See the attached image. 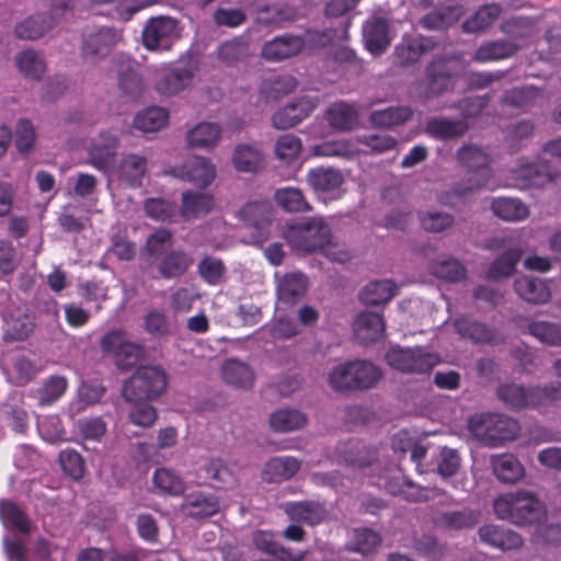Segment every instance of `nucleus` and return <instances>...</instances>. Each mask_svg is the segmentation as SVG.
Instances as JSON below:
<instances>
[{
	"mask_svg": "<svg viewBox=\"0 0 561 561\" xmlns=\"http://www.w3.org/2000/svg\"><path fill=\"white\" fill-rule=\"evenodd\" d=\"M222 138V128L217 122L202 121L190 127L185 134L188 149L211 151Z\"/></svg>",
	"mask_w": 561,
	"mask_h": 561,
	"instance_id": "nucleus-16",
	"label": "nucleus"
},
{
	"mask_svg": "<svg viewBox=\"0 0 561 561\" xmlns=\"http://www.w3.org/2000/svg\"><path fill=\"white\" fill-rule=\"evenodd\" d=\"M169 122V113L163 107L151 106L136 114L133 127L142 134L157 133Z\"/></svg>",
	"mask_w": 561,
	"mask_h": 561,
	"instance_id": "nucleus-40",
	"label": "nucleus"
},
{
	"mask_svg": "<svg viewBox=\"0 0 561 561\" xmlns=\"http://www.w3.org/2000/svg\"><path fill=\"white\" fill-rule=\"evenodd\" d=\"M308 288V279L300 272H291L283 275L277 282V297L284 304H295L301 298Z\"/></svg>",
	"mask_w": 561,
	"mask_h": 561,
	"instance_id": "nucleus-35",
	"label": "nucleus"
},
{
	"mask_svg": "<svg viewBox=\"0 0 561 561\" xmlns=\"http://www.w3.org/2000/svg\"><path fill=\"white\" fill-rule=\"evenodd\" d=\"M15 65L20 73L28 80H39L46 70L43 57L31 49L18 54Z\"/></svg>",
	"mask_w": 561,
	"mask_h": 561,
	"instance_id": "nucleus-54",
	"label": "nucleus"
},
{
	"mask_svg": "<svg viewBox=\"0 0 561 561\" xmlns=\"http://www.w3.org/2000/svg\"><path fill=\"white\" fill-rule=\"evenodd\" d=\"M467 426L476 439L490 447L515 439L520 430L516 420L497 413H476Z\"/></svg>",
	"mask_w": 561,
	"mask_h": 561,
	"instance_id": "nucleus-5",
	"label": "nucleus"
},
{
	"mask_svg": "<svg viewBox=\"0 0 561 561\" xmlns=\"http://www.w3.org/2000/svg\"><path fill=\"white\" fill-rule=\"evenodd\" d=\"M118 83L123 92L131 98L141 93L144 82L135 62L127 60L119 66Z\"/></svg>",
	"mask_w": 561,
	"mask_h": 561,
	"instance_id": "nucleus-57",
	"label": "nucleus"
},
{
	"mask_svg": "<svg viewBox=\"0 0 561 561\" xmlns=\"http://www.w3.org/2000/svg\"><path fill=\"white\" fill-rule=\"evenodd\" d=\"M307 183L314 192L335 195L341 192L344 175L333 168H314L309 170Z\"/></svg>",
	"mask_w": 561,
	"mask_h": 561,
	"instance_id": "nucleus-23",
	"label": "nucleus"
},
{
	"mask_svg": "<svg viewBox=\"0 0 561 561\" xmlns=\"http://www.w3.org/2000/svg\"><path fill=\"white\" fill-rule=\"evenodd\" d=\"M182 508L192 517L204 518L215 515L219 511V503L210 494L192 492L184 497Z\"/></svg>",
	"mask_w": 561,
	"mask_h": 561,
	"instance_id": "nucleus-38",
	"label": "nucleus"
},
{
	"mask_svg": "<svg viewBox=\"0 0 561 561\" xmlns=\"http://www.w3.org/2000/svg\"><path fill=\"white\" fill-rule=\"evenodd\" d=\"M214 208L211 195L202 192L186 191L182 194L180 215L184 220H194L207 215Z\"/></svg>",
	"mask_w": 561,
	"mask_h": 561,
	"instance_id": "nucleus-31",
	"label": "nucleus"
},
{
	"mask_svg": "<svg viewBox=\"0 0 561 561\" xmlns=\"http://www.w3.org/2000/svg\"><path fill=\"white\" fill-rule=\"evenodd\" d=\"M7 332L16 340H22L33 331V319L23 310L12 309L4 313Z\"/></svg>",
	"mask_w": 561,
	"mask_h": 561,
	"instance_id": "nucleus-59",
	"label": "nucleus"
},
{
	"mask_svg": "<svg viewBox=\"0 0 561 561\" xmlns=\"http://www.w3.org/2000/svg\"><path fill=\"white\" fill-rule=\"evenodd\" d=\"M499 399L510 409L528 407L541 408L554 400H561V383L554 387L525 389L515 383L503 385L497 389Z\"/></svg>",
	"mask_w": 561,
	"mask_h": 561,
	"instance_id": "nucleus-8",
	"label": "nucleus"
},
{
	"mask_svg": "<svg viewBox=\"0 0 561 561\" xmlns=\"http://www.w3.org/2000/svg\"><path fill=\"white\" fill-rule=\"evenodd\" d=\"M491 467L494 476L504 483H516L525 476L524 466L511 454L492 456Z\"/></svg>",
	"mask_w": 561,
	"mask_h": 561,
	"instance_id": "nucleus-37",
	"label": "nucleus"
},
{
	"mask_svg": "<svg viewBox=\"0 0 561 561\" xmlns=\"http://www.w3.org/2000/svg\"><path fill=\"white\" fill-rule=\"evenodd\" d=\"M192 264L193 259L188 253L184 250H173L161 259L158 271L163 278H178L182 276Z\"/></svg>",
	"mask_w": 561,
	"mask_h": 561,
	"instance_id": "nucleus-41",
	"label": "nucleus"
},
{
	"mask_svg": "<svg viewBox=\"0 0 561 561\" xmlns=\"http://www.w3.org/2000/svg\"><path fill=\"white\" fill-rule=\"evenodd\" d=\"M232 165L241 173L255 174L264 168V154L260 148L252 145L239 144L232 152Z\"/></svg>",
	"mask_w": 561,
	"mask_h": 561,
	"instance_id": "nucleus-26",
	"label": "nucleus"
},
{
	"mask_svg": "<svg viewBox=\"0 0 561 561\" xmlns=\"http://www.w3.org/2000/svg\"><path fill=\"white\" fill-rule=\"evenodd\" d=\"M283 508L291 520L308 525L320 524L329 514L324 504L317 501L287 502Z\"/></svg>",
	"mask_w": 561,
	"mask_h": 561,
	"instance_id": "nucleus-22",
	"label": "nucleus"
},
{
	"mask_svg": "<svg viewBox=\"0 0 561 561\" xmlns=\"http://www.w3.org/2000/svg\"><path fill=\"white\" fill-rule=\"evenodd\" d=\"M152 483L161 494L178 496L184 492L185 485L181 477L169 468H159L153 472Z\"/></svg>",
	"mask_w": 561,
	"mask_h": 561,
	"instance_id": "nucleus-56",
	"label": "nucleus"
},
{
	"mask_svg": "<svg viewBox=\"0 0 561 561\" xmlns=\"http://www.w3.org/2000/svg\"><path fill=\"white\" fill-rule=\"evenodd\" d=\"M302 45V37H274L263 46L262 55L270 61H279L298 54Z\"/></svg>",
	"mask_w": 561,
	"mask_h": 561,
	"instance_id": "nucleus-39",
	"label": "nucleus"
},
{
	"mask_svg": "<svg viewBox=\"0 0 561 561\" xmlns=\"http://www.w3.org/2000/svg\"><path fill=\"white\" fill-rule=\"evenodd\" d=\"M397 290V285L390 279L375 280L364 287L360 298L366 305L377 306L390 301Z\"/></svg>",
	"mask_w": 561,
	"mask_h": 561,
	"instance_id": "nucleus-49",
	"label": "nucleus"
},
{
	"mask_svg": "<svg viewBox=\"0 0 561 561\" xmlns=\"http://www.w3.org/2000/svg\"><path fill=\"white\" fill-rule=\"evenodd\" d=\"M283 237L295 250L301 252L320 251L332 238L330 226L321 217H310L302 221L287 225Z\"/></svg>",
	"mask_w": 561,
	"mask_h": 561,
	"instance_id": "nucleus-6",
	"label": "nucleus"
},
{
	"mask_svg": "<svg viewBox=\"0 0 561 561\" xmlns=\"http://www.w3.org/2000/svg\"><path fill=\"white\" fill-rule=\"evenodd\" d=\"M297 81L291 76H271L264 79L260 85V93L266 102H276L293 92Z\"/></svg>",
	"mask_w": 561,
	"mask_h": 561,
	"instance_id": "nucleus-45",
	"label": "nucleus"
},
{
	"mask_svg": "<svg viewBox=\"0 0 561 561\" xmlns=\"http://www.w3.org/2000/svg\"><path fill=\"white\" fill-rule=\"evenodd\" d=\"M197 70V64L193 60L178 65L158 81L156 89L163 96L175 95L192 84Z\"/></svg>",
	"mask_w": 561,
	"mask_h": 561,
	"instance_id": "nucleus-17",
	"label": "nucleus"
},
{
	"mask_svg": "<svg viewBox=\"0 0 561 561\" xmlns=\"http://www.w3.org/2000/svg\"><path fill=\"white\" fill-rule=\"evenodd\" d=\"M514 290L520 299L531 305H543L551 298L548 284L538 277H518L514 282Z\"/></svg>",
	"mask_w": 561,
	"mask_h": 561,
	"instance_id": "nucleus-24",
	"label": "nucleus"
},
{
	"mask_svg": "<svg viewBox=\"0 0 561 561\" xmlns=\"http://www.w3.org/2000/svg\"><path fill=\"white\" fill-rule=\"evenodd\" d=\"M354 334L362 344H368L383 336L386 323L382 314L371 311H363L357 314L353 323Z\"/></svg>",
	"mask_w": 561,
	"mask_h": 561,
	"instance_id": "nucleus-21",
	"label": "nucleus"
},
{
	"mask_svg": "<svg viewBox=\"0 0 561 561\" xmlns=\"http://www.w3.org/2000/svg\"><path fill=\"white\" fill-rule=\"evenodd\" d=\"M524 333H527L539 342L552 345H561V325L549 321L528 320L525 324H519Z\"/></svg>",
	"mask_w": 561,
	"mask_h": 561,
	"instance_id": "nucleus-42",
	"label": "nucleus"
},
{
	"mask_svg": "<svg viewBox=\"0 0 561 561\" xmlns=\"http://www.w3.org/2000/svg\"><path fill=\"white\" fill-rule=\"evenodd\" d=\"M359 146V153L379 154L393 149L397 145L396 138L387 135H365L354 139Z\"/></svg>",
	"mask_w": 561,
	"mask_h": 561,
	"instance_id": "nucleus-63",
	"label": "nucleus"
},
{
	"mask_svg": "<svg viewBox=\"0 0 561 561\" xmlns=\"http://www.w3.org/2000/svg\"><path fill=\"white\" fill-rule=\"evenodd\" d=\"M501 13V4H483L462 22L461 28L463 32L469 34L486 32L497 21Z\"/></svg>",
	"mask_w": 561,
	"mask_h": 561,
	"instance_id": "nucleus-29",
	"label": "nucleus"
},
{
	"mask_svg": "<svg viewBox=\"0 0 561 561\" xmlns=\"http://www.w3.org/2000/svg\"><path fill=\"white\" fill-rule=\"evenodd\" d=\"M457 157L470 172L477 175L470 178L468 183H459L450 192L440 195V203L450 207L458 206L462 199L488 185L490 179L491 158L483 149L473 145L463 146L458 150Z\"/></svg>",
	"mask_w": 561,
	"mask_h": 561,
	"instance_id": "nucleus-1",
	"label": "nucleus"
},
{
	"mask_svg": "<svg viewBox=\"0 0 561 561\" xmlns=\"http://www.w3.org/2000/svg\"><path fill=\"white\" fill-rule=\"evenodd\" d=\"M463 77L471 88H484L499 79L489 72H474L466 70L465 65L459 58H445L433 62L428 67V93L427 98L436 96L449 89L450 79L454 77Z\"/></svg>",
	"mask_w": 561,
	"mask_h": 561,
	"instance_id": "nucleus-3",
	"label": "nucleus"
},
{
	"mask_svg": "<svg viewBox=\"0 0 561 561\" xmlns=\"http://www.w3.org/2000/svg\"><path fill=\"white\" fill-rule=\"evenodd\" d=\"M380 369L368 360H350L341 363L328 373V385L335 392L351 393L368 390L381 379Z\"/></svg>",
	"mask_w": 561,
	"mask_h": 561,
	"instance_id": "nucleus-2",
	"label": "nucleus"
},
{
	"mask_svg": "<svg viewBox=\"0 0 561 561\" xmlns=\"http://www.w3.org/2000/svg\"><path fill=\"white\" fill-rule=\"evenodd\" d=\"M220 376L222 380L238 389H250L255 381L253 368L239 358H228L220 366Z\"/></svg>",
	"mask_w": 561,
	"mask_h": 561,
	"instance_id": "nucleus-20",
	"label": "nucleus"
},
{
	"mask_svg": "<svg viewBox=\"0 0 561 561\" xmlns=\"http://www.w3.org/2000/svg\"><path fill=\"white\" fill-rule=\"evenodd\" d=\"M491 210L494 216L507 222L525 221L530 216L529 206L517 197L493 198Z\"/></svg>",
	"mask_w": 561,
	"mask_h": 561,
	"instance_id": "nucleus-27",
	"label": "nucleus"
},
{
	"mask_svg": "<svg viewBox=\"0 0 561 561\" xmlns=\"http://www.w3.org/2000/svg\"><path fill=\"white\" fill-rule=\"evenodd\" d=\"M478 534L482 542L503 551L518 549L523 545V539L517 533L497 525H485Z\"/></svg>",
	"mask_w": 561,
	"mask_h": 561,
	"instance_id": "nucleus-25",
	"label": "nucleus"
},
{
	"mask_svg": "<svg viewBox=\"0 0 561 561\" xmlns=\"http://www.w3.org/2000/svg\"><path fill=\"white\" fill-rule=\"evenodd\" d=\"M119 138L112 131H101L90 140L87 163L104 174L114 170Z\"/></svg>",
	"mask_w": 561,
	"mask_h": 561,
	"instance_id": "nucleus-11",
	"label": "nucleus"
},
{
	"mask_svg": "<svg viewBox=\"0 0 561 561\" xmlns=\"http://www.w3.org/2000/svg\"><path fill=\"white\" fill-rule=\"evenodd\" d=\"M319 105L317 96H301L278 110L272 117L276 129H288L307 118Z\"/></svg>",
	"mask_w": 561,
	"mask_h": 561,
	"instance_id": "nucleus-15",
	"label": "nucleus"
},
{
	"mask_svg": "<svg viewBox=\"0 0 561 561\" xmlns=\"http://www.w3.org/2000/svg\"><path fill=\"white\" fill-rule=\"evenodd\" d=\"M197 272L204 282L216 286L224 282L227 270L220 259L207 255L198 262Z\"/></svg>",
	"mask_w": 561,
	"mask_h": 561,
	"instance_id": "nucleus-62",
	"label": "nucleus"
},
{
	"mask_svg": "<svg viewBox=\"0 0 561 561\" xmlns=\"http://www.w3.org/2000/svg\"><path fill=\"white\" fill-rule=\"evenodd\" d=\"M76 0H53L50 12L37 13L20 22L14 28V35H44L53 30L56 16L71 9Z\"/></svg>",
	"mask_w": 561,
	"mask_h": 561,
	"instance_id": "nucleus-14",
	"label": "nucleus"
},
{
	"mask_svg": "<svg viewBox=\"0 0 561 561\" xmlns=\"http://www.w3.org/2000/svg\"><path fill=\"white\" fill-rule=\"evenodd\" d=\"M300 469V461L294 457H274L270 459L262 471L266 482H282L294 477Z\"/></svg>",
	"mask_w": 561,
	"mask_h": 561,
	"instance_id": "nucleus-36",
	"label": "nucleus"
},
{
	"mask_svg": "<svg viewBox=\"0 0 561 561\" xmlns=\"http://www.w3.org/2000/svg\"><path fill=\"white\" fill-rule=\"evenodd\" d=\"M148 160L137 153H125L116 167L115 174L117 180L125 186L139 187L142 184L147 173Z\"/></svg>",
	"mask_w": 561,
	"mask_h": 561,
	"instance_id": "nucleus-18",
	"label": "nucleus"
},
{
	"mask_svg": "<svg viewBox=\"0 0 561 561\" xmlns=\"http://www.w3.org/2000/svg\"><path fill=\"white\" fill-rule=\"evenodd\" d=\"M558 172L545 164H536L522 159L517 165L510 170L504 187L525 190L541 187L556 181Z\"/></svg>",
	"mask_w": 561,
	"mask_h": 561,
	"instance_id": "nucleus-10",
	"label": "nucleus"
},
{
	"mask_svg": "<svg viewBox=\"0 0 561 561\" xmlns=\"http://www.w3.org/2000/svg\"><path fill=\"white\" fill-rule=\"evenodd\" d=\"M0 518L5 527H12L22 534L31 530L26 515L14 503L0 501Z\"/></svg>",
	"mask_w": 561,
	"mask_h": 561,
	"instance_id": "nucleus-61",
	"label": "nucleus"
},
{
	"mask_svg": "<svg viewBox=\"0 0 561 561\" xmlns=\"http://www.w3.org/2000/svg\"><path fill=\"white\" fill-rule=\"evenodd\" d=\"M495 515L516 525L538 522L545 514L541 501L530 491L518 490L497 496L493 502Z\"/></svg>",
	"mask_w": 561,
	"mask_h": 561,
	"instance_id": "nucleus-4",
	"label": "nucleus"
},
{
	"mask_svg": "<svg viewBox=\"0 0 561 561\" xmlns=\"http://www.w3.org/2000/svg\"><path fill=\"white\" fill-rule=\"evenodd\" d=\"M431 272L436 277L447 282L462 280L467 270L461 262L451 256H439L431 264Z\"/></svg>",
	"mask_w": 561,
	"mask_h": 561,
	"instance_id": "nucleus-55",
	"label": "nucleus"
},
{
	"mask_svg": "<svg viewBox=\"0 0 561 561\" xmlns=\"http://www.w3.org/2000/svg\"><path fill=\"white\" fill-rule=\"evenodd\" d=\"M325 118L331 127L339 130H350L357 124L358 115L352 104L336 102L328 107Z\"/></svg>",
	"mask_w": 561,
	"mask_h": 561,
	"instance_id": "nucleus-46",
	"label": "nucleus"
},
{
	"mask_svg": "<svg viewBox=\"0 0 561 561\" xmlns=\"http://www.w3.org/2000/svg\"><path fill=\"white\" fill-rule=\"evenodd\" d=\"M435 471L444 480L449 481L461 469V456L455 448L440 447L434 457Z\"/></svg>",
	"mask_w": 561,
	"mask_h": 561,
	"instance_id": "nucleus-48",
	"label": "nucleus"
},
{
	"mask_svg": "<svg viewBox=\"0 0 561 561\" xmlns=\"http://www.w3.org/2000/svg\"><path fill=\"white\" fill-rule=\"evenodd\" d=\"M240 216L250 226L259 230L257 236L253 237L251 242L262 243L267 239L266 226L272 218V206L268 202L255 201L248 203L240 209Z\"/></svg>",
	"mask_w": 561,
	"mask_h": 561,
	"instance_id": "nucleus-19",
	"label": "nucleus"
},
{
	"mask_svg": "<svg viewBox=\"0 0 561 561\" xmlns=\"http://www.w3.org/2000/svg\"><path fill=\"white\" fill-rule=\"evenodd\" d=\"M359 146L354 139L324 141L312 147L311 152L317 157L352 158L359 153Z\"/></svg>",
	"mask_w": 561,
	"mask_h": 561,
	"instance_id": "nucleus-51",
	"label": "nucleus"
},
{
	"mask_svg": "<svg viewBox=\"0 0 561 561\" xmlns=\"http://www.w3.org/2000/svg\"><path fill=\"white\" fill-rule=\"evenodd\" d=\"M385 488H387L390 493L400 495L409 502H426L443 494V491L436 486H422L410 480H403L402 483H396L389 480L385 483Z\"/></svg>",
	"mask_w": 561,
	"mask_h": 561,
	"instance_id": "nucleus-28",
	"label": "nucleus"
},
{
	"mask_svg": "<svg viewBox=\"0 0 561 561\" xmlns=\"http://www.w3.org/2000/svg\"><path fill=\"white\" fill-rule=\"evenodd\" d=\"M168 385L167 374L157 366L138 368L125 382L123 396L127 401H149L160 397Z\"/></svg>",
	"mask_w": 561,
	"mask_h": 561,
	"instance_id": "nucleus-7",
	"label": "nucleus"
},
{
	"mask_svg": "<svg viewBox=\"0 0 561 561\" xmlns=\"http://www.w3.org/2000/svg\"><path fill=\"white\" fill-rule=\"evenodd\" d=\"M457 332L463 339H469L477 343H497V336L484 324L478 323L468 318H460L455 321Z\"/></svg>",
	"mask_w": 561,
	"mask_h": 561,
	"instance_id": "nucleus-53",
	"label": "nucleus"
},
{
	"mask_svg": "<svg viewBox=\"0 0 561 561\" xmlns=\"http://www.w3.org/2000/svg\"><path fill=\"white\" fill-rule=\"evenodd\" d=\"M360 0H331L325 5V15L329 19H341L339 26L334 27L331 35H347L351 19L346 14L353 10ZM306 35H330L328 32H313L308 30Z\"/></svg>",
	"mask_w": 561,
	"mask_h": 561,
	"instance_id": "nucleus-33",
	"label": "nucleus"
},
{
	"mask_svg": "<svg viewBox=\"0 0 561 561\" xmlns=\"http://www.w3.org/2000/svg\"><path fill=\"white\" fill-rule=\"evenodd\" d=\"M479 520V515L470 508L442 512L434 517L437 527L461 530L473 527Z\"/></svg>",
	"mask_w": 561,
	"mask_h": 561,
	"instance_id": "nucleus-43",
	"label": "nucleus"
},
{
	"mask_svg": "<svg viewBox=\"0 0 561 561\" xmlns=\"http://www.w3.org/2000/svg\"><path fill=\"white\" fill-rule=\"evenodd\" d=\"M520 256L522 252L519 250L513 249L506 251L493 262L488 272V277L494 280L508 277L515 271Z\"/></svg>",
	"mask_w": 561,
	"mask_h": 561,
	"instance_id": "nucleus-64",
	"label": "nucleus"
},
{
	"mask_svg": "<svg viewBox=\"0 0 561 561\" xmlns=\"http://www.w3.org/2000/svg\"><path fill=\"white\" fill-rule=\"evenodd\" d=\"M274 201L286 213H307L311 206L301 190L297 187H282L274 192Z\"/></svg>",
	"mask_w": 561,
	"mask_h": 561,
	"instance_id": "nucleus-47",
	"label": "nucleus"
},
{
	"mask_svg": "<svg viewBox=\"0 0 561 561\" xmlns=\"http://www.w3.org/2000/svg\"><path fill=\"white\" fill-rule=\"evenodd\" d=\"M168 173L198 188H206L215 181L217 169L209 158L193 156L183 164L172 167Z\"/></svg>",
	"mask_w": 561,
	"mask_h": 561,
	"instance_id": "nucleus-12",
	"label": "nucleus"
},
{
	"mask_svg": "<svg viewBox=\"0 0 561 561\" xmlns=\"http://www.w3.org/2000/svg\"><path fill=\"white\" fill-rule=\"evenodd\" d=\"M337 453L347 465L359 469H365L377 460V450L357 440L341 444Z\"/></svg>",
	"mask_w": 561,
	"mask_h": 561,
	"instance_id": "nucleus-32",
	"label": "nucleus"
},
{
	"mask_svg": "<svg viewBox=\"0 0 561 561\" xmlns=\"http://www.w3.org/2000/svg\"><path fill=\"white\" fill-rule=\"evenodd\" d=\"M381 543V537L378 533L369 528H356L348 535L347 548L351 551L363 556L370 554Z\"/></svg>",
	"mask_w": 561,
	"mask_h": 561,
	"instance_id": "nucleus-50",
	"label": "nucleus"
},
{
	"mask_svg": "<svg viewBox=\"0 0 561 561\" xmlns=\"http://www.w3.org/2000/svg\"><path fill=\"white\" fill-rule=\"evenodd\" d=\"M68 388L65 376L54 375L46 378L41 387L33 391V397L42 407L50 405L58 401Z\"/></svg>",
	"mask_w": 561,
	"mask_h": 561,
	"instance_id": "nucleus-44",
	"label": "nucleus"
},
{
	"mask_svg": "<svg viewBox=\"0 0 561 561\" xmlns=\"http://www.w3.org/2000/svg\"><path fill=\"white\" fill-rule=\"evenodd\" d=\"M308 423L306 413L298 409L280 408L270 414V427L276 433H290L302 430Z\"/></svg>",
	"mask_w": 561,
	"mask_h": 561,
	"instance_id": "nucleus-30",
	"label": "nucleus"
},
{
	"mask_svg": "<svg viewBox=\"0 0 561 561\" xmlns=\"http://www.w3.org/2000/svg\"><path fill=\"white\" fill-rule=\"evenodd\" d=\"M387 364L403 374H426L438 364L439 357L426 347L391 346L385 355Z\"/></svg>",
	"mask_w": 561,
	"mask_h": 561,
	"instance_id": "nucleus-9",
	"label": "nucleus"
},
{
	"mask_svg": "<svg viewBox=\"0 0 561 561\" xmlns=\"http://www.w3.org/2000/svg\"><path fill=\"white\" fill-rule=\"evenodd\" d=\"M412 110L409 106H391L370 114V122L379 127H393L404 124L412 117Z\"/></svg>",
	"mask_w": 561,
	"mask_h": 561,
	"instance_id": "nucleus-58",
	"label": "nucleus"
},
{
	"mask_svg": "<svg viewBox=\"0 0 561 561\" xmlns=\"http://www.w3.org/2000/svg\"><path fill=\"white\" fill-rule=\"evenodd\" d=\"M462 5H448L425 14L420 24L426 31H446L455 25L463 15Z\"/></svg>",
	"mask_w": 561,
	"mask_h": 561,
	"instance_id": "nucleus-34",
	"label": "nucleus"
},
{
	"mask_svg": "<svg viewBox=\"0 0 561 561\" xmlns=\"http://www.w3.org/2000/svg\"><path fill=\"white\" fill-rule=\"evenodd\" d=\"M425 130L436 138L448 139L463 135L467 125L463 121L434 118L427 122Z\"/></svg>",
	"mask_w": 561,
	"mask_h": 561,
	"instance_id": "nucleus-60",
	"label": "nucleus"
},
{
	"mask_svg": "<svg viewBox=\"0 0 561 561\" xmlns=\"http://www.w3.org/2000/svg\"><path fill=\"white\" fill-rule=\"evenodd\" d=\"M255 547L264 552L279 557L283 561H302L306 553L291 554L275 541V535L271 531L257 530L253 533Z\"/></svg>",
	"mask_w": 561,
	"mask_h": 561,
	"instance_id": "nucleus-52",
	"label": "nucleus"
},
{
	"mask_svg": "<svg viewBox=\"0 0 561 561\" xmlns=\"http://www.w3.org/2000/svg\"><path fill=\"white\" fill-rule=\"evenodd\" d=\"M104 352L114 356L117 366L129 368L138 363L142 356V350L138 344L127 340L123 330L107 333L101 341Z\"/></svg>",
	"mask_w": 561,
	"mask_h": 561,
	"instance_id": "nucleus-13",
	"label": "nucleus"
}]
</instances>
